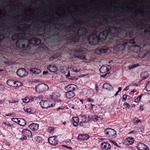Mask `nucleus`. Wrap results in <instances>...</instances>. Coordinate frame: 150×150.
<instances>
[{"mask_svg": "<svg viewBox=\"0 0 150 150\" xmlns=\"http://www.w3.org/2000/svg\"><path fill=\"white\" fill-rule=\"evenodd\" d=\"M131 30L128 34L125 29L119 27H111L108 30L100 32L97 35L95 33H93L88 36V41L91 44L95 45L100 42L106 40L111 45H115L121 43L125 39L131 37Z\"/></svg>", "mask_w": 150, "mask_h": 150, "instance_id": "1", "label": "nucleus"}, {"mask_svg": "<svg viewBox=\"0 0 150 150\" xmlns=\"http://www.w3.org/2000/svg\"><path fill=\"white\" fill-rule=\"evenodd\" d=\"M89 30L84 27H80L77 31L76 33L70 36L68 34H66L62 36V39L66 40L67 42H69L68 44L74 43L78 42L79 39V37L85 36L88 33Z\"/></svg>", "mask_w": 150, "mask_h": 150, "instance_id": "2", "label": "nucleus"}, {"mask_svg": "<svg viewBox=\"0 0 150 150\" xmlns=\"http://www.w3.org/2000/svg\"><path fill=\"white\" fill-rule=\"evenodd\" d=\"M16 30L17 31H22L21 33L22 35V36L21 38L18 39L17 40L16 43V46L17 47L20 49L23 48L25 47V45L23 43V42L26 40L25 38V34L24 32L25 31H26L29 28V26L28 25L23 27V28H21L18 26L16 27Z\"/></svg>", "mask_w": 150, "mask_h": 150, "instance_id": "3", "label": "nucleus"}, {"mask_svg": "<svg viewBox=\"0 0 150 150\" xmlns=\"http://www.w3.org/2000/svg\"><path fill=\"white\" fill-rule=\"evenodd\" d=\"M104 133L106 137L110 139L115 138L117 136L116 132L112 128H106L104 130Z\"/></svg>", "mask_w": 150, "mask_h": 150, "instance_id": "4", "label": "nucleus"}, {"mask_svg": "<svg viewBox=\"0 0 150 150\" xmlns=\"http://www.w3.org/2000/svg\"><path fill=\"white\" fill-rule=\"evenodd\" d=\"M86 52V49L82 47L80 48L78 50H76L75 54H76V57L82 60L86 59L85 55Z\"/></svg>", "mask_w": 150, "mask_h": 150, "instance_id": "5", "label": "nucleus"}, {"mask_svg": "<svg viewBox=\"0 0 150 150\" xmlns=\"http://www.w3.org/2000/svg\"><path fill=\"white\" fill-rule=\"evenodd\" d=\"M40 104L42 108H48L51 107H53L55 105V104L51 103V100H49L45 101L42 100L40 102Z\"/></svg>", "mask_w": 150, "mask_h": 150, "instance_id": "6", "label": "nucleus"}, {"mask_svg": "<svg viewBox=\"0 0 150 150\" xmlns=\"http://www.w3.org/2000/svg\"><path fill=\"white\" fill-rule=\"evenodd\" d=\"M49 87L47 84L45 83H40L35 87V90L37 93H40L42 91L48 90Z\"/></svg>", "mask_w": 150, "mask_h": 150, "instance_id": "7", "label": "nucleus"}, {"mask_svg": "<svg viewBox=\"0 0 150 150\" xmlns=\"http://www.w3.org/2000/svg\"><path fill=\"white\" fill-rule=\"evenodd\" d=\"M57 136H53L50 137L48 138L49 143L52 146H55L58 143V140Z\"/></svg>", "mask_w": 150, "mask_h": 150, "instance_id": "8", "label": "nucleus"}, {"mask_svg": "<svg viewBox=\"0 0 150 150\" xmlns=\"http://www.w3.org/2000/svg\"><path fill=\"white\" fill-rule=\"evenodd\" d=\"M108 50V47L106 46L98 47L95 50V52L98 54H100L106 52Z\"/></svg>", "mask_w": 150, "mask_h": 150, "instance_id": "9", "label": "nucleus"}, {"mask_svg": "<svg viewBox=\"0 0 150 150\" xmlns=\"http://www.w3.org/2000/svg\"><path fill=\"white\" fill-rule=\"evenodd\" d=\"M111 66L108 65H102L99 69V71L101 73L103 74L109 71L111 69Z\"/></svg>", "mask_w": 150, "mask_h": 150, "instance_id": "10", "label": "nucleus"}, {"mask_svg": "<svg viewBox=\"0 0 150 150\" xmlns=\"http://www.w3.org/2000/svg\"><path fill=\"white\" fill-rule=\"evenodd\" d=\"M29 41L30 44L34 45H38L41 43L40 39L36 38L33 37L30 38Z\"/></svg>", "mask_w": 150, "mask_h": 150, "instance_id": "11", "label": "nucleus"}, {"mask_svg": "<svg viewBox=\"0 0 150 150\" xmlns=\"http://www.w3.org/2000/svg\"><path fill=\"white\" fill-rule=\"evenodd\" d=\"M134 140L132 137H129L123 140V144L125 145H129L134 143Z\"/></svg>", "mask_w": 150, "mask_h": 150, "instance_id": "12", "label": "nucleus"}, {"mask_svg": "<svg viewBox=\"0 0 150 150\" xmlns=\"http://www.w3.org/2000/svg\"><path fill=\"white\" fill-rule=\"evenodd\" d=\"M16 73L18 76L21 77H23L24 76H26L28 74L26 70L23 68L19 69L17 71Z\"/></svg>", "mask_w": 150, "mask_h": 150, "instance_id": "13", "label": "nucleus"}, {"mask_svg": "<svg viewBox=\"0 0 150 150\" xmlns=\"http://www.w3.org/2000/svg\"><path fill=\"white\" fill-rule=\"evenodd\" d=\"M101 148L102 150H110L111 146L108 142H104L101 144Z\"/></svg>", "mask_w": 150, "mask_h": 150, "instance_id": "14", "label": "nucleus"}, {"mask_svg": "<svg viewBox=\"0 0 150 150\" xmlns=\"http://www.w3.org/2000/svg\"><path fill=\"white\" fill-rule=\"evenodd\" d=\"M137 148L139 150H149V148L146 145L141 142L137 144Z\"/></svg>", "mask_w": 150, "mask_h": 150, "instance_id": "15", "label": "nucleus"}, {"mask_svg": "<svg viewBox=\"0 0 150 150\" xmlns=\"http://www.w3.org/2000/svg\"><path fill=\"white\" fill-rule=\"evenodd\" d=\"M75 27L73 25L70 26H65L64 25V28L60 30L61 31H64V32L68 33L70 32L72 30V29H75Z\"/></svg>", "mask_w": 150, "mask_h": 150, "instance_id": "16", "label": "nucleus"}, {"mask_svg": "<svg viewBox=\"0 0 150 150\" xmlns=\"http://www.w3.org/2000/svg\"><path fill=\"white\" fill-rule=\"evenodd\" d=\"M89 137L90 136L86 134H79L78 138L81 140L85 141L88 139Z\"/></svg>", "mask_w": 150, "mask_h": 150, "instance_id": "17", "label": "nucleus"}, {"mask_svg": "<svg viewBox=\"0 0 150 150\" xmlns=\"http://www.w3.org/2000/svg\"><path fill=\"white\" fill-rule=\"evenodd\" d=\"M22 133L23 134L29 138L32 137V134L31 132L30 131L27 129H23L22 131Z\"/></svg>", "mask_w": 150, "mask_h": 150, "instance_id": "18", "label": "nucleus"}, {"mask_svg": "<svg viewBox=\"0 0 150 150\" xmlns=\"http://www.w3.org/2000/svg\"><path fill=\"white\" fill-rule=\"evenodd\" d=\"M88 121H93L94 122H96L98 121V118H100L98 116L96 115H88Z\"/></svg>", "mask_w": 150, "mask_h": 150, "instance_id": "19", "label": "nucleus"}, {"mask_svg": "<svg viewBox=\"0 0 150 150\" xmlns=\"http://www.w3.org/2000/svg\"><path fill=\"white\" fill-rule=\"evenodd\" d=\"M39 126V125L38 124L34 123H32L29 126L30 128L34 131H36L38 130V129Z\"/></svg>", "mask_w": 150, "mask_h": 150, "instance_id": "20", "label": "nucleus"}, {"mask_svg": "<svg viewBox=\"0 0 150 150\" xmlns=\"http://www.w3.org/2000/svg\"><path fill=\"white\" fill-rule=\"evenodd\" d=\"M103 88L105 89L108 91H110L113 90L114 88L109 84L105 83L103 84L102 86Z\"/></svg>", "mask_w": 150, "mask_h": 150, "instance_id": "21", "label": "nucleus"}, {"mask_svg": "<svg viewBox=\"0 0 150 150\" xmlns=\"http://www.w3.org/2000/svg\"><path fill=\"white\" fill-rule=\"evenodd\" d=\"M47 69L50 72H55L57 70V68L56 66L50 64L47 67Z\"/></svg>", "mask_w": 150, "mask_h": 150, "instance_id": "22", "label": "nucleus"}, {"mask_svg": "<svg viewBox=\"0 0 150 150\" xmlns=\"http://www.w3.org/2000/svg\"><path fill=\"white\" fill-rule=\"evenodd\" d=\"M74 18L72 16L70 15H68L66 17L62 18H61L60 19V21L62 22H63V21H64L67 22H69L71 21Z\"/></svg>", "mask_w": 150, "mask_h": 150, "instance_id": "23", "label": "nucleus"}, {"mask_svg": "<svg viewBox=\"0 0 150 150\" xmlns=\"http://www.w3.org/2000/svg\"><path fill=\"white\" fill-rule=\"evenodd\" d=\"M73 124L75 127L78 126L79 122V118L78 117H74L72 118Z\"/></svg>", "mask_w": 150, "mask_h": 150, "instance_id": "24", "label": "nucleus"}, {"mask_svg": "<svg viewBox=\"0 0 150 150\" xmlns=\"http://www.w3.org/2000/svg\"><path fill=\"white\" fill-rule=\"evenodd\" d=\"M75 95V93L73 91H68L66 93V97L69 99L72 98Z\"/></svg>", "mask_w": 150, "mask_h": 150, "instance_id": "25", "label": "nucleus"}, {"mask_svg": "<svg viewBox=\"0 0 150 150\" xmlns=\"http://www.w3.org/2000/svg\"><path fill=\"white\" fill-rule=\"evenodd\" d=\"M88 121L83 120L82 122H80L79 123V125L84 128L86 127L89 125V123L88 122Z\"/></svg>", "mask_w": 150, "mask_h": 150, "instance_id": "26", "label": "nucleus"}, {"mask_svg": "<svg viewBox=\"0 0 150 150\" xmlns=\"http://www.w3.org/2000/svg\"><path fill=\"white\" fill-rule=\"evenodd\" d=\"M21 33H19V34H18L17 33H15L11 37V39L13 41H15L16 40H18V38H19V34L22 35L21 34V33H22L23 32L22 31H20Z\"/></svg>", "mask_w": 150, "mask_h": 150, "instance_id": "27", "label": "nucleus"}, {"mask_svg": "<svg viewBox=\"0 0 150 150\" xmlns=\"http://www.w3.org/2000/svg\"><path fill=\"white\" fill-rule=\"evenodd\" d=\"M76 86L75 85L73 84H71L68 85L66 87V88L68 90V91H74L75 90V87Z\"/></svg>", "mask_w": 150, "mask_h": 150, "instance_id": "28", "label": "nucleus"}, {"mask_svg": "<svg viewBox=\"0 0 150 150\" xmlns=\"http://www.w3.org/2000/svg\"><path fill=\"white\" fill-rule=\"evenodd\" d=\"M18 121V124L20 126H24L26 124V121L23 119L19 118V120Z\"/></svg>", "mask_w": 150, "mask_h": 150, "instance_id": "29", "label": "nucleus"}, {"mask_svg": "<svg viewBox=\"0 0 150 150\" xmlns=\"http://www.w3.org/2000/svg\"><path fill=\"white\" fill-rule=\"evenodd\" d=\"M30 71L33 73L36 74H39L41 72V71L40 69L36 68H31L30 70Z\"/></svg>", "mask_w": 150, "mask_h": 150, "instance_id": "30", "label": "nucleus"}, {"mask_svg": "<svg viewBox=\"0 0 150 150\" xmlns=\"http://www.w3.org/2000/svg\"><path fill=\"white\" fill-rule=\"evenodd\" d=\"M7 84L9 86H15V81L14 80L11 79H9L7 80Z\"/></svg>", "mask_w": 150, "mask_h": 150, "instance_id": "31", "label": "nucleus"}, {"mask_svg": "<svg viewBox=\"0 0 150 150\" xmlns=\"http://www.w3.org/2000/svg\"><path fill=\"white\" fill-rule=\"evenodd\" d=\"M36 143L38 144H41L43 141L42 139L40 136H37L35 139Z\"/></svg>", "mask_w": 150, "mask_h": 150, "instance_id": "32", "label": "nucleus"}, {"mask_svg": "<svg viewBox=\"0 0 150 150\" xmlns=\"http://www.w3.org/2000/svg\"><path fill=\"white\" fill-rule=\"evenodd\" d=\"M78 23H77V21L76 22L75 24L76 25H84L86 26H88V25H87V24L83 22H82V21H78Z\"/></svg>", "mask_w": 150, "mask_h": 150, "instance_id": "33", "label": "nucleus"}, {"mask_svg": "<svg viewBox=\"0 0 150 150\" xmlns=\"http://www.w3.org/2000/svg\"><path fill=\"white\" fill-rule=\"evenodd\" d=\"M23 110L25 112L28 114H31L33 113L31 109L30 108L24 107L23 108Z\"/></svg>", "mask_w": 150, "mask_h": 150, "instance_id": "34", "label": "nucleus"}, {"mask_svg": "<svg viewBox=\"0 0 150 150\" xmlns=\"http://www.w3.org/2000/svg\"><path fill=\"white\" fill-rule=\"evenodd\" d=\"M141 120H139L137 117H135L133 119V122L134 124L135 125H137L138 124L139 122H140Z\"/></svg>", "mask_w": 150, "mask_h": 150, "instance_id": "35", "label": "nucleus"}, {"mask_svg": "<svg viewBox=\"0 0 150 150\" xmlns=\"http://www.w3.org/2000/svg\"><path fill=\"white\" fill-rule=\"evenodd\" d=\"M147 91H150V82L149 81L148 83H147L146 86L145 87Z\"/></svg>", "mask_w": 150, "mask_h": 150, "instance_id": "36", "label": "nucleus"}, {"mask_svg": "<svg viewBox=\"0 0 150 150\" xmlns=\"http://www.w3.org/2000/svg\"><path fill=\"white\" fill-rule=\"evenodd\" d=\"M23 85L22 83L18 81H15V86L19 87L22 86Z\"/></svg>", "mask_w": 150, "mask_h": 150, "instance_id": "37", "label": "nucleus"}, {"mask_svg": "<svg viewBox=\"0 0 150 150\" xmlns=\"http://www.w3.org/2000/svg\"><path fill=\"white\" fill-rule=\"evenodd\" d=\"M8 101L9 103H18V100H15L13 99H11L8 100Z\"/></svg>", "mask_w": 150, "mask_h": 150, "instance_id": "38", "label": "nucleus"}, {"mask_svg": "<svg viewBox=\"0 0 150 150\" xmlns=\"http://www.w3.org/2000/svg\"><path fill=\"white\" fill-rule=\"evenodd\" d=\"M143 95V94H142L140 95L134 100V102L136 103H138L141 100L142 96Z\"/></svg>", "mask_w": 150, "mask_h": 150, "instance_id": "39", "label": "nucleus"}, {"mask_svg": "<svg viewBox=\"0 0 150 150\" xmlns=\"http://www.w3.org/2000/svg\"><path fill=\"white\" fill-rule=\"evenodd\" d=\"M23 103H28L29 102V97H25V98L23 99Z\"/></svg>", "mask_w": 150, "mask_h": 150, "instance_id": "40", "label": "nucleus"}, {"mask_svg": "<svg viewBox=\"0 0 150 150\" xmlns=\"http://www.w3.org/2000/svg\"><path fill=\"white\" fill-rule=\"evenodd\" d=\"M0 37L2 38H0V42H3L5 40V36L3 34H0Z\"/></svg>", "mask_w": 150, "mask_h": 150, "instance_id": "41", "label": "nucleus"}, {"mask_svg": "<svg viewBox=\"0 0 150 150\" xmlns=\"http://www.w3.org/2000/svg\"><path fill=\"white\" fill-rule=\"evenodd\" d=\"M80 116L83 118L82 120H86V121H87L86 120L87 119V116L86 115H85L81 114L80 115Z\"/></svg>", "mask_w": 150, "mask_h": 150, "instance_id": "42", "label": "nucleus"}, {"mask_svg": "<svg viewBox=\"0 0 150 150\" xmlns=\"http://www.w3.org/2000/svg\"><path fill=\"white\" fill-rule=\"evenodd\" d=\"M66 78H68V79L70 80H73V77L70 76V74L69 71L68 72L67 74V75H65Z\"/></svg>", "mask_w": 150, "mask_h": 150, "instance_id": "43", "label": "nucleus"}, {"mask_svg": "<svg viewBox=\"0 0 150 150\" xmlns=\"http://www.w3.org/2000/svg\"><path fill=\"white\" fill-rule=\"evenodd\" d=\"M68 106L70 108H71L73 109H75L74 106L75 105L73 104L72 103H69Z\"/></svg>", "mask_w": 150, "mask_h": 150, "instance_id": "44", "label": "nucleus"}, {"mask_svg": "<svg viewBox=\"0 0 150 150\" xmlns=\"http://www.w3.org/2000/svg\"><path fill=\"white\" fill-rule=\"evenodd\" d=\"M124 106H126V108L129 109L130 108V106L129 104L127 102L124 103L123 104Z\"/></svg>", "mask_w": 150, "mask_h": 150, "instance_id": "45", "label": "nucleus"}, {"mask_svg": "<svg viewBox=\"0 0 150 150\" xmlns=\"http://www.w3.org/2000/svg\"><path fill=\"white\" fill-rule=\"evenodd\" d=\"M11 120L13 122L18 124V121L19 120V118H13L11 119Z\"/></svg>", "mask_w": 150, "mask_h": 150, "instance_id": "46", "label": "nucleus"}, {"mask_svg": "<svg viewBox=\"0 0 150 150\" xmlns=\"http://www.w3.org/2000/svg\"><path fill=\"white\" fill-rule=\"evenodd\" d=\"M34 99H35V100H37V98L36 97V96H34L33 97H30V98L29 97V102H32Z\"/></svg>", "mask_w": 150, "mask_h": 150, "instance_id": "47", "label": "nucleus"}, {"mask_svg": "<svg viewBox=\"0 0 150 150\" xmlns=\"http://www.w3.org/2000/svg\"><path fill=\"white\" fill-rule=\"evenodd\" d=\"M64 107L62 106L61 107H59L57 108L56 111H59L60 110H64Z\"/></svg>", "mask_w": 150, "mask_h": 150, "instance_id": "48", "label": "nucleus"}, {"mask_svg": "<svg viewBox=\"0 0 150 150\" xmlns=\"http://www.w3.org/2000/svg\"><path fill=\"white\" fill-rule=\"evenodd\" d=\"M127 96H129L127 95H126L125 94H124L123 96L122 97V100H123L124 101H125L126 100Z\"/></svg>", "mask_w": 150, "mask_h": 150, "instance_id": "49", "label": "nucleus"}, {"mask_svg": "<svg viewBox=\"0 0 150 150\" xmlns=\"http://www.w3.org/2000/svg\"><path fill=\"white\" fill-rule=\"evenodd\" d=\"M27 139V136L23 134L22 137L20 139V140H23Z\"/></svg>", "mask_w": 150, "mask_h": 150, "instance_id": "50", "label": "nucleus"}, {"mask_svg": "<svg viewBox=\"0 0 150 150\" xmlns=\"http://www.w3.org/2000/svg\"><path fill=\"white\" fill-rule=\"evenodd\" d=\"M3 123L7 126H8L9 127L12 126V125L8 123V122H3Z\"/></svg>", "mask_w": 150, "mask_h": 150, "instance_id": "51", "label": "nucleus"}, {"mask_svg": "<svg viewBox=\"0 0 150 150\" xmlns=\"http://www.w3.org/2000/svg\"><path fill=\"white\" fill-rule=\"evenodd\" d=\"M55 103H56L57 104L58 103H59V104L61 105L63 104L62 102V101L59 100H57L56 101Z\"/></svg>", "mask_w": 150, "mask_h": 150, "instance_id": "52", "label": "nucleus"}, {"mask_svg": "<svg viewBox=\"0 0 150 150\" xmlns=\"http://www.w3.org/2000/svg\"><path fill=\"white\" fill-rule=\"evenodd\" d=\"M117 104V100L115 99V100L111 104V105L112 106H114Z\"/></svg>", "mask_w": 150, "mask_h": 150, "instance_id": "53", "label": "nucleus"}, {"mask_svg": "<svg viewBox=\"0 0 150 150\" xmlns=\"http://www.w3.org/2000/svg\"><path fill=\"white\" fill-rule=\"evenodd\" d=\"M144 74H145L146 75V76H145L143 77V79H145L147 78L149 76V74L147 73V72H145L144 73Z\"/></svg>", "mask_w": 150, "mask_h": 150, "instance_id": "54", "label": "nucleus"}, {"mask_svg": "<svg viewBox=\"0 0 150 150\" xmlns=\"http://www.w3.org/2000/svg\"><path fill=\"white\" fill-rule=\"evenodd\" d=\"M4 87L2 84H0V90L3 91L4 90Z\"/></svg>", "mask_w": 150, "mask_h": 150, "instance_id": "55", "label": "nucleus"}, {"mask_svg": "<svg viewBox=\"0 0 150 150\" xmlns=\"http://www.w3.org/2000/svg\"><path fill=\"white\" fill-rule=\"evenodd\" d=\"M128 133L129 134H137V132L135 130H132L129 132Z\"/></svg>", "mask_w": 150, "mask_h": 150, "instance_id": "56", "label": "nucleus"}, {"mask_svg": "<svg viewBox=\"0 0 150 150\" xmlns=\"http://www.w3.org/2000/svg\"><path fill=\"white\" fill-rule=\"evenodd\" d=\"M36 97L37 98V99L42 100L43 98V96L42 95H40L38 97Z\"/></svg>", "mask_w": 150, "mask_h": 150, "instance_id": "57", "label": "nucleus"}, {"mask_svg": "<svg viewBox=\"0 0 150 150\" xmlns=\"http://www.w3.org/2000/svg\"><path fill=\"white\" fill-rule=\"evenodd\" d=\"M54 128L52 127H50L49 128V130L50 131V133H52L53 131Z\"/></svg>", "mask_w": 150, "mask_h": 150, "instance_id": "58", "label": "nucleus"}, {"mask_svg": "<svg viewBox=\"0 0 150 150\" xmlns=\"http://www.w3.org/2000/svg\"><path fill=\"white\" fill-rule=\"evenodd\" d=\"M86 100L88 102H92L93 101V100L92 98H88L86 99Z\"/></svg>", "mask_w": 150, "mask_h": 150, "instance_id": "59", "label": "nucleus"}, {"mask_svg": "<svg viewBox=\"0 0 150 150\" xmlns=\"http://www.w3.org/2000/svg\"><path fill=\"white\" fill-rule=\"evenodd\" d=\"M95 89L96 91H98L99 90V88L98 86V84H95Z\"/></svg>", "mask_w": 150, "mask_h": 150, "instance_id": "60", "label": "nucleus"}, {"mask_svg": "<svg viewBox=\"0 0 150 150\" xmlns=\"http://www.w3.org/2000/svg\"><path fill=\"white\" fill-rule=\"evenodd\" d=\"M112 143L115 146L119 147V146L115 142H114V141H112Z\"/></svg>", "mask_w": 150, "mask_h": 150, "instance_id": "61", "label": "nucleus"}, {"mask_svg": "<svg viewBox=\"0 0 150 150\" xmlns=\"http://www.w3.org/2000/svg\"><path fill=\"white\" fill-rule=\"evenodd\" d=\"M6 100V99H3L1 100H0V104H1L2 103H3L4 102L5 100Z\"/></svg>", "mask_w": 150, "mask_h": 150, "instance_id": "62", "label": "nucleus"}, {"mask_svg": "<svg viewBox=\"0 0 150 150\" xmlns=\"http://www.w3.org/2000/svg\"><path fill=\"white\" fill-rule=\"evenodd\" d=\"M4 142L7 145H9V143L8 142H7L6 140H4Z\"/></svg>", "mask_w": 150, "mask_h": 150, "instance_id": "63", "label": "nucleus"}, {"mask_svg": "<svg viewBox=\"0 0 150 150\" xmlns=\"http://www.w3.org/2000/svg\"><path fill=\"white\" fill-rule=\"evenodd\" d=\"M144 110V108H143V106H142L141 105L139 107V110L140 111H142Z\"/></svg>", "mask_w": 150, "mask_h": 150, "instance_id": "64", "label": "nucleus"}]
</instances>
